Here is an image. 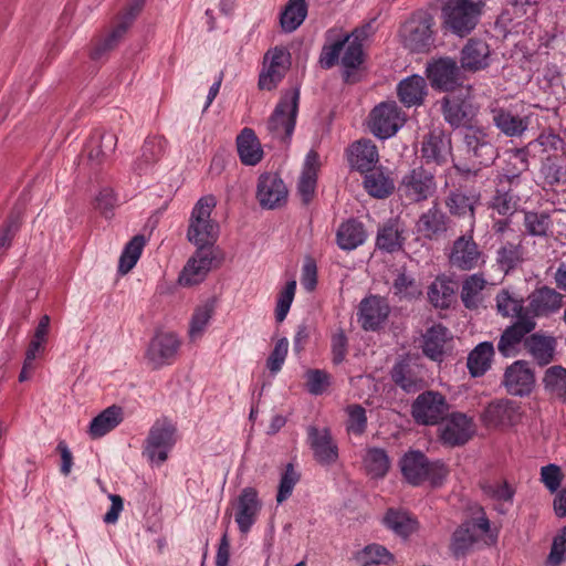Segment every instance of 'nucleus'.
<instances>
[{
	"label": "nucleus",
	"mask_w": 566,
	"mask_h": 566,
	"mask_svg": "<svg viewBox=\"0 0 566 566\" xmlns=\"http://www.w3.org/2000/svg\"><path fill=\"white\" fill-rule=\"evenodd\" d=\"M463 144L467 159L471 166L453 161V168L465 178L476 176L482 167L491 166L497 157V148L493 137L482 127L470 126L463 133Z\"/></svg>",
	"instance_id": "f257e3e1"
},
{
	"label": "nucleus",
	"mask_w": 566,
	"mask_h": 566,
	"mask_svg": "<svg viewBox=\"0 0 566 566\" xmlns=\"http://www.w3.org/2000/svg\"><path fill=\"white\" fill-rule=\"evenodd\" d=\"M399 467L405 480L418 486L429 481L432 485H440L446 479L448 470L440 461H430L426 454L418 450H409L400 461Z\"/></svg>",
	"instance_id": "f03ea898"
},
{
	"label": "nucleus",
	"mask_w": 566,
	"mask_h": 566,
	"mask_svg": "<svg viewBox=\"0 0 566 566\" xmlns=\"http://www.w3.org/2000/svg\"><path fill=\"white\" fill-rule=\"evenodd\" d=\"M216 205L214 196L208 195L201 197L191 211L187 238L197 248H212L218 239L219 226L211 219Z\"/></svg>",
	"instance_id": "7ed1b4c3"
},
{
	"label": "nucleus",
	"mask_w": 566,
	"mask_h": 566,
	"mask_svg": "<svg viewBox=\"0 0 566 566\" xmlns=\"http://www.w3.org/2000/svg\"><path fill=\"white\" fill-rule=\"evenodd\" d=\"M482 6L474 0H448L441 9L446 31L458 36L471 33L480 19Z\"/></svg>",
	"instance_id": "20e7f679"
},
{
	"label": "nucleus",
	"mask_w": 566,
	"mask_h": 566,
	"mask_svg": "<svg viewBox=\"0 0 566 566\" xmlns=\"http://www.w3.org/2000/svg\"><path fill=\"white\" fill-rule=\"evenodd\" d=\"M480 516L465 520L452 533L449 544V551L453 558H464L480 541L481 534L490 532L491 523L484 510L479 509Z\"/></svg>",
	"instance_id": "39448f33"
},
{
	"label": "nucleus",
	"mask_w": 566,
	"mask_h": 566,
	"mask_svg": "<svg viewBox=\"0 0 566 566\" xmlns=\"http://www.w3.org/2000/svg\"><path fill=\"white\" fill-rule=\"evenodd\" d=\"M434 19L427 12L415 13L401 29L403 46L412 52H427L434 43Z\"/></svg>",
	"instance_id": "423d86ee"
},
{
	"label": "nucleus",
	"mask_w": 566,
	"mask_h": 566,
	"mask_svg": "<svg viewBox=\"0 0 566 566\" xmlns=\"http://www.w3.org/2000/svg\"><path fill=\"white\" fill-rule=\"evenodd\" d=\"M300 88L287 92L277 103L268 122V129L280 139L291 138L296 123Z\"/></svg>",
	"instance_id": "0eeeda50"
},
{
	"label": "nucleus",
	"mask_w": 566,
	"mask_h": 566,
	"mask_svg": "<svg viewBox=\"0 0 566 566\" xmlns=\"http://www.w3.org/2000/svg\"><path fill=\"white\" fill-rule=\"evenodd\" d=\"M436 189L434 176L423 167H417L402 177L398 195L405 203L411 205L427 200Z\"/></svg>",
	"instance_id": "6e6552de"
},
{
	"label": "nucleus",
	"mask_w": 566,
	"mask_h": 566,
	"mask_svg": "<svg viewBox=\"0 0 566 566\" xmlns=\"http://www.w3.org/2000/svg\"><path fill=\"white\" fill-rule=\"evenodd\" d=\"M176 443V427L167 418L157 419L151 426L145 441L144 453L157 464L164 463L168 452Z\"/></svg>",
	"instance_id": "1a4fd4ad"
},
{
	"label": "nucleus",
	"mask_w": 566,
	"mask_h": 566,
	"mask_svg": "<svg viewBox=\"0 0 566 566\" xmlns=\"http://www.w3.org/2000/svg\"><path fill=\"white\" fill-rule=\"evenodd\" d=\"M449 411L446 397L433 390L421 392L411 405V416L416 423L434 426L442 421Z\"/></svg>",
	"instance_id": "9d476101"
},
{
	"label": "nucleus",
	"mask_w": 566,
	"mask_h": 566,
	"mask_svg": "<svg viewBox=\"0 0 566 566\" xmlns=\"http://www.w3.org/2000/svg\"><path fill=\"white\" fill-rule=\"evenodd\" d=\"M405 117L396 102H382L376 105L369 114V129L380 139L394 136L403 125Z\"/></svg>",
	"instance_id": "9b49d317"
},
{
	"label": "nucleus",
	"mask_w": 566,
	"mask_h": 566,
	"mask_svg": "<svg viewBox=\"0 0 566 566\" xmlns=\"http://www.w3.org/2000/svg\"><path fill=\"white\" fill-rule=\"evenodd\" d=\"M291 67V53L284 46L270 49L263 57V69L259 75V87L272 91L284 78Z\"/></svg>",
	"instance_id": "f8f14e48"
},
{
	"label": "nucleus",
	"mask_w": 566,
	"mask_h": 566,
	"mask_svg": "<svg viewBox=\"0 0 566 566\" xmlns=\"http://www.w3.org/2000/svg\"><path fill=\"white\" fill-rule=\"evenodd\" d=\"M394 384L407 394H415L426 387V369L418 359L406 356L398 359L390 370Z\"/></svg>",
	"instance_id": "ddd939ff"
},
{
	"label": "nucleus",
	"mask_w": 566,
	"mask_h": 566,
	"mask_svg": "<svg viewBox=\"0 0 566 566\" xmlns=\"http://www.w3.org/2000/svg\"><path fill=\"white\" fill-rule=\"evenodd\" d=\"M481 195L474 188L458 187L451 189L444 198L446 207L451 216L469 218L470 232L475 223V209L480 205Z\"/></svg>",
	"instance_id": "4468645a"
},
{
	"label": "nucleus",
	"mask_w": 566,
	"mask_h": 566,
	"mask_svg": "<svg viewBox=\"0 0 566 566\" xmlns=\"http://www.w3.org/2000/svg\"><path fill=\"white\" fill-rule=\"evenodd\" d=\"M420 153L426 164H447L452 157L451 135L441 128L430 130L422 139Z\"/></svg>",
	"instance_id": "2eb2a0df"
},
{
	"label": "nucleus",
	"mask_w": 566,
	"mask_h": 566,
	"mask_svg": "<svg viewBox=\"0 0 566 566\" xmlns=\"http://www.w3.org/2000/svg\"><path fill=\"white\" fill-rule=\"evenodd\" d=\"M521 407L514 400L497 399L491 401L482 413V421L489 428H507L521 419Z\"/></svg>",
	"instance_id": "dca6fc26"
},
{
	"label": "nucleus",
	"mask_w": 566,
	"mask_h": 566,
	"mask_svg": "<svg viewBox=\"0 0 566 566\" xmlns=\"http://www.w3.org/2000/svg\"><path fill=\"white\" fill-rule=\"evenodd\" d=\"M431 86L442 92H451L462 84L460 66L451 57H441L428 66Z\"/></svg>",
	"instance_id": "f3484780"
},
{
	"label": "nucleus",
	"mask_w": 566,
	"mask_h": 566,
	"mask_svg": "<svg viewBox=\"0 0 566 566\" xmlns=\"http://www.w3.org/2000/svg\"><path fill=\"white\" fill-rule=\"evenodd\" d=\"M440 440L449 447L465 444L474 434L473 419L463 412H452L439 429Z\"/></svg>",
	"instance_id": "a211bd4d"
},
{
	"label": "nucleus",
	"mask_w": 566,
	"mask_h": 566,
	"mask_svg": "<svg viewBox=\"0 0 566 566\" xmlns=\"http://www.w3.org/2000/svg\"><path fill=\"white\" fill-rule=\"evenodd\" d=\"M390 306L385 297L369 295L358 306V322L364 331H378L387 321Z\"/></svg>",
	"instance_id": "6ab92c4d"
},
{
	"label": "nucleus",
	"mask_w": 566,
	"mask_h": 566,
	"mask_svg": "<svg viewBox=\"0 0 566 566\" xmlns=\"http://www.w3.org/2000/svg\"><path fill=\"white\" fill-rule=\"evenodd\" d=\"M256 199L265 209H275L286 202L287 188L277 174L264 172L259 177Z\"/></svg>",
	"instance_id": "aec40b11"
},
{
	"label": "nucleus",
	"mask_w": 566,
	"mask_h": 566,
	"mask_svg": "<svg viewBox=\"0 0 566 566\" xmlns=\"http://www.w3.org/2000/svg\"><path fill=\"white\" fill-rule=\"evenodd\" d=\"M563 297L555 289L541 286L528 295L524 316H531L532 321H535V317H548L562 308Z\"/></svg>",
	"instance_id": "412c9836"
},
{
	"label": "nucleus",
	"mask_w": 566,
	"mask_h": 566,
	"mask_svg": "<svg viewBox=\"0 0 566 566\" xmlns=\"http://www.w3.org/2000/svg\"><path fill=\"white\" fill-rule=\"evenodd\" d=\"M373 33L371 22L366 23L360 28H356L350 34L349 41L346 42L344 55L342 57V65L344 66V80L350 82L352 72L357 70L364 62V41Z\"/></svg>",
	"instance_id": "4be33fe9"
},
{
	"label": "nucleus",
	"mask_w": 566,
	"mask_h": 566,
	"mask_svg": "<svg viewBox=\"0 0 566 566\" xmlns=\"http://www.w3.org/2000/svg\"><path fill=\"white\" fill-rule=\"evenodd\" d=\"M180 342L174 333H158L150 340L146 357L153 368L169 365L175 359Z\"/></svg>",
	"instance_id": "5701e85b"
},
{
	"label": "nucleus",
	"mask_w": 566,
	"mask_h": 566,
	"mask_svg": "<svg viewBox=\"0 0 566 566\" xmlns=\"http://www.w3.org/2000/svg\"><path fill=\"white\" fill-rule=\"evenodd\" d=\"M535 327L536 322L532 321L531 316H521L520 319H516L502 332L497 343L500 354L504 357L515 356L520 344Z\"/></svg>",
	"instance_id": "b1692460"
},
{
	"label": "nucleus",
	"mask_w": 566,
	"mask_h": 566,
	"mask_svg": "<svg viewBox=\"0 0 566 566\" xmlns=\"http://www.w3.org/2000/svg\"><path fill=\"white\" fill-rule=\"evenodd\" d=\"M535 378L534 374L525 360H516L510 365L502 380L506 391L513 396H526L532 391Z\"/></svg>",
	"instance_id": "393cba45"
},
{
	"label": "nucleus",
	"mask_w": 566,
	"mask_h": 566,
	"mask_svg": "<svg viewBox=\"0 0 566 566\" xmlns=\"http://www.w3.org/2000/svg\"><path fill=\"white\" fill-rule=\"evenodd\" d=\"M481 259L482 252L471 234L461 235L453 242L449 261L457 269L473 270L479 266Z\"/></svg>",
	"instance_id": "a878e982"
},
{
	"label": "nucleus",
	"mask_w": 566,
	"mask_h": 566,
	"mask_svg": "<svg viewBox=\"0 0 566 566\" xmlns=\"http://www.w3.org/2000/svg\"><path fill=\"white\" fill-rule=\"evenodd\" d=\"M307 442L313 450L315 460L323 465H331L338 459V448L333 442L328 428H307Z\"/></svg>",
	"instance_id": "bb28decb"
},
{
	"label": "nucleus",
	"mask_w": 566,
	"mask_h": 566,
	"mask_svg": "<svg viewBox=\"0 0 566 566\" xmlns=\"http://www.w3.org/2000/svg\"><path fill=\"white\" fill-rule=\"evenodd\" d=\"M441 109L444 120L452 127H470L469 125L475 116L472 103L465 98L455 96H444L441 99Z\"/></svg>",
	"instance_id": "cd10ccee"
},
{
	"label": "nucleus",
	"mask_w": 566,
	"mask_h": 566,
	"mask_svg": "<svg viewBox=\"0 0 566 566\" xmlns=\"http://www.w3.org/2000/svg\"><path fill=\"white\" fill-rule=\"evenodd\" d=\"M347 159L353 169L361 174L368 172L379 161L377 146L370 139L356 140L347 149Z\"/></svg>",
	"instance_id": "c85d7f7f"
},
{
	"label": "nucleus",
	"mask_w": 566,
	"mask_h": 566,
	"mask_svg": "<svg viewBox=\"0 0 566 566\" xmlns=\"http://www.w3.org/2000/svg\"><path fill=\"white\" fill-rule=\"evenodd\" d=\"M406 239L405 223L398 217L390 218L378 228L376 247L387 253H395L402 250Z\"/></svg>",
	"instance_id": "c756f323"
},
{
	"label": "nucleus",
	"mask_w": 566,
	"mask_h": 566,
	"mask_svg": "<svg viewBox=\"0 0 566 566\" xmlns=\"http://www.w3.org/2000/svg\"><path fill=\"white\" fill-rule=\"evenodd\" d=\"M261 503L253 488H244L237 503L235 522L241 533H248L255 523Z\"/></svg>",
	"instance_id": "7c9ffc66"
},
{
	"label": "nucleus",
	"mask_w": 566,
	"mask_h": 566,
	"mask_svg": "<svg viewBox=\"0 0 566 566\" xmlns=\"http://www.w3.org/2000/svg\"><path fill=\"white\" fill-rule=\"evenodd\" d=\"M461 67L476 72L490 65V46L480 39H470L461 50Z\"/></svg>",
	"instance_id": "2f4dec72"
},
{
	"label": "nucleus",
	"mask_w": 566,
	"mask_h": 566,
	"mask_svg": "<svg viewBox=\"0 0 566 566\" xmlns=\"http://www.w3.org/2000/svg\"><path fill=\"white\" fill-rule=\"evenodd\" d=\"M449 223V217L434 205L419 217L416 229L423 238L432 240L444 234Z\"/></svg>",
	"instance_id": "473e14b6"
},
{
	"label": "nucleus",
	"mask_w": 566,
	"mask_h": 566,
	"mask_svg": "<svg viewBox=\"0 0 566 566\" xmlns=\"http://www.w3.org/2000/svg\"><path fill=\"white\" fill-rule=\"evenodd\" d=\"M524 346L539 366H546L554 360L557 340L554 336L534 333L525 338Z\"/></svg>",
	"instance_id": "72a5a7b5"
},
{
	"label": "nucleus",
	"mask_w": 566,
	"mask_h": 566,
	"mask_svg": "<svg viewBox=\"0 0 566 566\" xmlns=\"http://www.w3.org/2000/svg\"><path fill=\"white\" fill-rule=\"evenodd\" d=\"M491 114L494 126L507 137H520L528 127L527 117L514 114L509 108L494 107Z\"/></svg>",
	"instance_id": "f704fd0d"
},
{
	"label": "nucleus",
	"mask_w": 566,
	"mask_h": 566,
	"mask_svg": "<svg viewBox=\"0 0 566 566\" xmlns=\"http://www.w3.org/2000/svg\"><path fill=\"white\" fill-rule=\"evenodd\" d=\"M116 146L117 136L114 133L96 129L86 144L88 159L101 164L115 151Z\"/></svg>",
	"instance_id": "c9c22d12"
},
{
	"label": "nucleus",
	"mask_w": 566,
	"mask_h": 566,
	"mask_svg": "<svg viewBox=\"0 0 566 566\" xmlns=\"http://www.w3.org/2000/svg\"><path fill=\"white\" fill-rule=\"evenodd\" d=\"M397 95L406 107L419 106L427 95V82L417 74L408 76L398 83Z\"/></svg>",
	"instance_id": "e433bc0d"
},
{
	"label": "nucleus",
	"mask_w": 566,
	"mask_h": 566,
	"mask_svg": "<svg viewBox=\"0 0 566 566\" xmlns=\"http://www.w3.org/2000/svg\"><path fill=\"white\" fill-rule=\"evenodd\" d=\"M237 148L240 160L247 166H255L263 158L261 144L251 128H243L237 137Z\"/></svg>",
	"instance_id": "4c0bfd02"
},
{
	"label": "nucleus",
	"mask_w": 566,
	"mask_h": 566,
	"mask_svg": "<svg viewBox=\"0 0 566 566\" xmlns=\"http://www.w3.org/2000/svg\"><path fill=\"white\" fill-rule=\"evenodd\" d=\"M448 338L449 331L442 324L431 326L422 335V353L431 360L441 361Z\"/></svg>",
	"instance_id": "58836bf2"
},
{
	"label": "nucleus",
	"mask_w": 566,
	"mask_h": 566,
	"mask_svg": "<svg viewBox=\"0 0 566 566\" xmlns=\"http://www.w3.org/2000/svg\"><path fill=\"white\" fill-rule=\"evenodd\" d=\"M495 354L493 343L482 342L468 355L467 367L472 377L483 376L490 368Z\"/></svg>",
	"instance_id": "ea45409f"
},
{
	"label": "nucleus",
	"mask_w": 566,
	"mask_h": 566,
	"mask_svg": "<svg viewBox=\"0 0 566 566\" xmlns=\"http://www.w3.org/2000/svg\"><path fill=\"white\" fill-rule=\"evenodd\" d=\"M517 186L497 180L491 207L501 216H512L517 211L520 197L514 192Z\"/></svg>",
	"instance_id": "a19ab883"
},
{
	"label": "nucleus",
	"mask_w": 566,
	"mask_h": 566,
	"mask_svg": "<svg viewBox=\"0 0 566 566\" xmlns=\"http://www.w3.org/2000/svg\"><path fill=\"white\" fill-rule=\"evenodd\" d=\"M455 283L444 276L439 275L428 287L429 302L436 308H449L454 300Z\"/></svg>",
	"instance_id": "79ce46f5"
},
{
	"label": "nucleus",
	"mask_w": 566,
	"mask_h": 566,
	"mask_svg": "<svg viewBox=\"0 0 566 566\" xmlns=\"http://www.w3.org/2000/svg\"><path fill=\"white\" fill-rule=\"evenodd\" d=\"M366 240L364 224L355 219L343 222L336 233V241L342 250L350 251L361 245Z\"/></svg>",
	"instance_id": "37998d69"
},
{
	"label": "nucleus",
	"mask_w": 566,
	"mask_h": 566,
	"mask_svg": "<svg viewBox=\"0 0 566 566\" xmlns=\"http://www.w3.org/2000/svg\"><path fill=\"white\" fill-rule=\"evenodd\" d=\"M384 524L396 535L407 538L418 530V521L406 511L389 509L384 516Z\"/></svg>",
	"instance_id": "c03bdc74"
},
{
	"label": "nucleus",
	"mask_w": 566,
	"mask_h": 566,
	"mask_svg": "<svg viewBox=\"0 0 566 566\" xmlns=\"http://www.w3.org/2000/svg\"><path fill=\"white\" fill-rule=\"evenodd\" d=\"M364 174V188L371 197L384 199L394 192V180L382 169L374 168L370 171Z\"/></svg>",
	"instance_id": "a18cd8bd"
},
{
	"label": "nucleus",
	"mask_w": 566,
	"mask_h": 566,
	"mask_svg": "<svg viewBox=\"0 0 566 566\" xmlns=\"http://www.w3.org/2000/svg\"><path fill=\"white\" fill-rule=\"evenodd\" d=\"M122 408L113 405L93 418L90 424L88 433L94 439L101 438L115 429L122 422Z\"/></svg>",
	"instance_id": "49530a36"
},
{
	"label": "nucleus",
	"mask_w": 566,
	"mask_h": 566,
	"mask_svg": "<svg viewBox=\"0 0 566 566\" xmlns=\"http://www.w3.org/2000/svg\"><path fill=\"white\" fill-rule=\"evenodd\" d=\"M363 464L371 479H384L390 469V459L385 449L373 447L366 450Z\"/></svg>",
	"instance_id": "de8ad7c7"
},
{
	"label": "nucleus",
	"mask_w": 566,
	"mask_h": 566,
	"mask_svg": "<svg viewBox=\"0 0 566 566\" xmlns=\"http://www.w3.org/2000/svg\"><path fill=\"white\" fill-rule=\"evenodd\" d=\"M307 15V3L305 0H290L280 14V24L284 32L295 31Z\"/></svg>",
	"instance_id": "09e8293b"
},
{
	"label": "nucleus",
	"mask_w": 566,
	"mask_h": 566,
	"mask_svg": "<svg viewBox=\"0 0 566 566\" xmlns=\"http://www.w3.org/2000/svg\"><path fill=\"white\" fill-rule=\"evenodd\" d=\"M355 560L359 566L391 565L395 556L380 544H369L355 554Z\"/></svg>",
	"instance_id": "8fccbe9b"
},
{
	"label": "nucleus",
	"mask_w": 566,
	"mask_h": 566,
	"mask_svg": "<svg viewBox=\"0 0 566 566\" xmlns=\"http://www.w3.org/2000/svg\"><path fill=\"white\" fill-rule=\"evenodd\" d=\"M128 30V22H119L114 29L104 38L99 39L91 50V59L99 61L104 59L111 51H113L124 38Z\"/></svg>",
	"instance_id": "3c124183"
},
{
	"label": "nucleus",
	"mask_w": 566,
	"mask_h": 566,
	"mask_svg": "<svg viewBox=\"0 0 566 566\" xmlns=\"http://www.w3.org/2000/svg\"><path fill=\"white\" fill-rule=\"evenodd\" d=\"M495 302L496 310L503 317H515L520 319L521 316L526 314L524 300L515 296L509 290H501L495 297Z\"/></svg>",
	"instance_id": "603ef678"
},
{
	"label": "nucleus",
	"mask_w": 566,
	"mask_h": 566,
	"mask_svg": "<svg viewBox=\"0 0 566 566\" xmlns=\"http://www.w3.org/2000/svg\"><path fill=\"white\" fill-rule=\"evenodd\" d=\"M145 244V237L137 234L133 237L130 241L125 245L118 263V272L120 274H127L136 265Z\"/></svg>",
	"instance_id": "864d4df0"
},
{
	"label": "nucleus",
	"mask_w": 566,
	"mask_h": 566,
	"mask_svg": "<svg viewBox=\"0 0 566 566\" xmlns=\"http://www.w3.org/2000/svg\"><path fill=\"white\" fill-rule=\"evenodd\" d=\"M483 493L490 499L499 502L495 510L501 514L507 512L505 504H512L514 490L506 482H486L482 484Z\"/></svg>",
	"instance_id": "5fc2aeb1"
},
{
	"label": "nucleus",
	"mask_w": 566,
	"mask_h": 566,
	"mask_svg": "<svg viewBox=\"0 0 566 566\" xmlns=\"http://www.w3.org/2000/svg\"><path fill=\"white\" fill-rule=\"evenodd\" d=\"M528 168V160L523 150H516L509 159L503 172L499 175L497 180L518 186L520 176Z\"/></svg>",
	"instance_id": "6e6d98bb"
},
{
	"label": "nucleus",
	"mask_w": 566,
	"mask_h": 566,
	"mask_svg": "<svg viewBox=\"0 0 566 566\" xmlns=\"http://www.w3.org/2000/svg\"><path fill=\"white\" fill-rule=\"evenodd\" d=\"M486 282L482 275L473 274L469 276L462 284L461 300L463 305L473 310L476 308L481 301V292L484 289Z\"/></svg>",
	"instance_id": "4d7b16f0"
},
{
	"label": "nucleus",
	"mask_w": 566,
	"mask_h": 566,
	"mask_svg": "<svg viewBox=\"0 0 566 566\" xmlns=\"http://www.w3.org/2000/svg\"><path fill=\"white\" fill-rule=\"evenodd\" d=\"M214 312V302L208 301L203 305L198 306L191 317L189 336L192 340H196L201 336L206 329L212 314Z\"/></svg>",
	"instance_id": "13d9d810"
},
{
	"label": "nucleus",
	"mask_w": 566,
	"mask_h": 566,
	"mask_svg": "<svg viewBox=\"0 0 566 566\" xmlns=\"http://www.w3.org/2000/svg\"><path fill=\"white\" fill-rule=\"evenodd\" d=\"M163 154L161 142L157 138L146 139L143 147L140 157L136 161L135 170L138 174L145 172L150 165L156 163Z\"/></svg>",
	"instance_id": "bf43d9fd"
},
{
	"label": "nucleus",
	"mask_w": 566,
	"mask_h": 566,
	"mask_svg": "<svg viewBox=\"0 0 566 566\" xmlns=\"http://www.w3.org/2000/svg\"><path fill=\"white\" fill-rule=\"evenodd\" d=\"M545 389L551 394L564 398L566 396V369L562 366L549 367L544 375Z\"/></svg>",
	"instance_id": "052dcab7"
},
{
	"label": "nucleus",
	"mask_w": 566,
	"mask_h": 566,
	"mask_svg": "<svg viewBox=\"0 0 566 566\" xmlns=\"http://www.w3.org/2000/svg\"><path fill=\"white\" fill-rule=\"evenodd\" d=\"M497 263L505 272L513 270L523 260L521 242H506L497 250Z\"/></svg>",
	"instance_id": "680f3d73"
},
{
	"label": "nucleus",
	"mask_w": 566,
	"mask_h": 566,
	"mask_svg": "<svg viewBox=\"0 0 566 566\" xmlns=\"http://www.w3.org/2000/svg\"><path fill=\"white\" fill-rule=\"evenodd\" d=\"M524 226L528 234L545 237L552 226L551 217L545 212L527 211L524 214Z\"/></svg>",
	"instance_id": "e2e57ef3"
},
{
	"label": "nucleus",
	"mask_w": 566,
	"mask_h": 566,
	"mask_svg": "<svg viewBox=\"0 0 566 566\" xmlns=\"http://www.w3.org/2000/svg\"><path fill=\"white\" fill-rule=\"evenodd\" d=\"M296 291V281H289L284 289L279 293L275 307V319L282 323L291 308Z\"/></svg>",
	"instance_id": "0e129e2a"
},
{
	"label": "nucleus",
	"mask_w": 566,
	"mask_h": 566,
	"mask_svg": "<svg viewBox=\"0 0 566 566\" xmlns=\"http://www.w3.org/2000/svg\"><path fill=\"white\" fill-rule=\"evenodd\" d=\"M300 481V473L294 469L292 463H289L281 475L279 490L276 494V502L279 504L283 503L287 500L296 483Z\"/></svg>",
	"instance_id": "69168bd1"
},
{
	"label": "nucleus",
	"mask_w": 566,
	"mask_h": 566,
	"mask_svg": "<svg viewBox=\"0 0 566 566\" xmlns=\"http://www.w3.org/2000/svg\"><path fill=\"white\" fill-rule=\"evenodd\" d=\"M306 387L312 395H322L331 385V376L322 369H310L306 373Z\"/></svg>",
	"instance_id": "338daca9"
},
{
	"label": "nucleus",
	"mask_w": 566,
	"mask_h": 566,
	"mask_svg": "<svg viewBox=\"0 0 566 566\" xmlns=\"http://www.w3.org/2000/svg\"><path fill=\"white\" fill-rule=\"evenodd\" d=\"M566 556V525L553 538L547 564L549 566H559Z\"/></svg>",
	"instance_id": "774afa93"
}]
</instances>
